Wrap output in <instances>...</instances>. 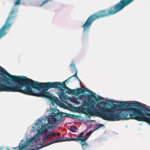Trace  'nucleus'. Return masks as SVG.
Here are the masks:
<instances>
[{
    "label": "nucleus",
    "mask_w": 150,
    "mask_h": 150,
    "mask_svg": "<svg viewBox=\"0 0 150 150\" xmlns=\"http://www.w3.org/2000/svg\"><path fill=\"white\" fill-rule=\"evenodd\" d=\"M98 98L100 100H105L110 103H120L115 105L113 104L110 108L105 107L106 101H101L95 105V101L89 95L84 97L82 103L83 106H87L88 113L90 115L100 117L108 121H118L132 119L138 120H146L143 116L142 111L133 108L135 106L140 108V103L136 101H121L112 100L105 99L100 96Z\"/></svg>",
    "instance_id": "nucleus-1"
},
{
    "label": "nucleus",
    "mask_w": 150,
    "mask_h": 150,
    "mask_svg": "<svg viewBox=\"0 0 150 150\" xmlns=\"http://www.w3.org/2000/svg\"><path fill=\"white\" fill-rule=\"evenodd\" d=\"M48 116L39 118L34 125L29 127V137H33L26 141L23 139L16 150H37L43 147L41 145L43 141L46 142L55 137L53 132H48V130L55 126L57 121L66 115V113L59 112L57 109H51Z\"/></svg>",
    "instance_id": "nucleus-2"
},
{
    "label": "nucleus",
    "mask_w": 150,
    "mask_h": 150,
    "mask_svg": "<svg viewBox=\"0 0 150 150\" xmlns=\"http://www.w3.org/2000/svg\"><path fill=\"white\" fill-rule=\"evenodd\" d=\"M77 74V71H76V73L75 74L70 77L68 79L66 80L65 81L61 83V85L62 86H61V90L64 91V93L62 95V99L59 96L60 99L63 102L67 104H68L67 103L68 101L67 100H69L71 102L73 103L74 104H76V105H78L80 104L81 102V101L84 100V98L82 95H80L79 96H78L77 97H72L71 98H69L68 96L67 95L65 92H64V89L66 90V92L68 94H72L74 92V90L71 89L67 87L65 84V82L68 81H69L70 78L72 77L73 76L75 77V79L76 80L78 79L80 82L81 83L78 77L76 76Z\"/></svg>",
    "instance_id": "nucleus-3"
},
{
    "label": "nucleus",
    "mask_w": 150,
    "mask_h": 150,
    "mask_svg": "<svg viewBox=\"0 0 150 150\" xmlns=\"http://www.w3.org/2000/svg\"><path fill=\"white\" fill-rule=\"evenodd\" d=\"M93 132V131H89L87 133L86 135L84 136H83L84 133L83 132H82L79 134L77 137L75 138H67L64 139L63 140L61 138L56 139L51 142H48L47 144L44 145L43 146V147L50 145L54 143L62 142H69L73 141H84L87 139V138Z\"/></svg>",
    "instance_id": "nucleus-4"
},
{
    "label": "nucleus",
    "mask_w": 150,
    "mask_h": 150,
    "mask_svg": "<svg viewBox=\"0 0 150 150\" xmlns=\"http://www.w3.org/2000/svg\"><path fill=\"white\" fill-rule=\"evenodd\" d=\"M14 12V11L11 10V11L10 12V15L7 19L5 24L0 29V38L6 34V33L4 31L6 29H8L9 27L11 26V24L8 23L11 18V15L13 14Z\"/></svg>",
    "instance_id": "nucleus-5"
},
{
    "label": "nucleus",
    "mask_w": 150,
    "mask_h": 150,
    "mask_svg": "<svg viewBox=\"0 0 150 150\" xmlns=\"http://www.w3.org/2000/svg\"><path fill=\"white\" fill-rule=\"evenodd\" d=\"M85 140L84 141H83V142H84L85 141ZM82 141H81V145L82 146V147L83 149H84L85 148H86L88 146V144L86 143L85 142H82Z\"/></svg>",
    "instance_id": "nucleus-6"
},
{
    "label": "nucleus",
    "mask_w": 150,
    "mask_h": 150,
    "mask_svg": "<svg viewBox=\"0 0 150 150\" xmlns=\"http://www.w3.org/2000/svg\"><path fill=\"white\" fill-rule=\"evenodd\" d=\"M70 130L72 132H75V130L77 129V127L75 126H72L70 128Z\"/></svg>",
    "instance_id": "nucleus-7"
},
{
    "label": "nucleus",
    "mask_w": 150,
    "mask_h": 150,
    "mask_svg": "<svg viewBox=\"0 0 150 150\" xmlns=\"http://www.w3.org/2000/svg\"><path fill=\"white\" fill-rule=\"evenodd\" d=\"M80 90H81V91H89L87 89V88H85L84 87H83L82 88H79Z\"/></svg>",
    "instance_id": "nucleus-8"
},
{
    "label": "nucleus",
    "mask_w": 150,
    "mask_h": 150,
    "mask_svg": "<svg viewBox=\"0 0 150 150\" xmlns=\"http://www.w3.org/2000/svg\"><path fill=\"white\" fill-rule=\"evenodd\" d=\"M70 67L71 68V69L72 70H73L75 69L76 70V68L75 67V65L74 63H72L70 66Z\"/></svg>",
    "instance_id": "nucleus-9"
},
{
    "label": "nucleus",
    "mask_w": 150,
    "mask_h": 150,
    "mask_svg": "<svg viewBox=\"0 0 150 150\" xmlns=\"http://www.w3.org/2000/svg\"><path fill=\"white\" fill-rule=\"evenodd\" d=\"M21 1V0H16V2L14 3L15 6L20 4Z\"/></svg>",
    "instance_id": "nucleus-10"
},
{
    "label": "nucleus",
    "mask_w": 150,
    "mask_h": 150,
    "mask_svg": "<svg viewBox=\"0 0 150 150\" xmlns=\"http://www.w3.org/2000/svg\"><path fill=\"white\" fill-rule=\"evenodd\" d=\"M90 92L91 93L92 95L94 98H96V97L95 96L96 93L92 92L91 91H90Z\"/></svg>",
    "instance_id": "nucleus-11"
},
{
    "label": "nucleus",
    "mask_w": 150,
    "mask_h": 150,
    "mask_svg": "<svg viewBox=\"0 0 150 150\" xmlns=\"http://www.w3.org/2000/svg\"><path fill=\"white\" fill-rule=\"evenodd\" d=\"M57 98H53V100H54L55 101V103H57Z\"/></svg>",
    "instance_id": "nucleus-12"
},
{
    "label": "nucleus",
    "mask_w": 150,
    "mask_h": 150,
    "mask_svg": "<svg viewBox=\"0 0 150 150\" xmlns=\"http://www.w3.org/2000/svg\"><path fill=\"white\" fill-rule=\"evenodd\" d=\"M49 0H45V1H44L43 3H42V4L40 5V6H42V4H44L45 3H46V2H47V1H49Z\"/></svg>",
    "instance_id": "nucleus-13"
},
{
    "label": "nucleus",
    "mask_w": 150,
    "mask_h": 150,
    "mask_svg": "<svg viewBox=\"0 0 150 150\" xmlns=\"http://www.w3.org/2000/svg\"><path fill=\"white\" fill-rule=\"evenodd\" d=\"M57 134L58 135H59L60 134V133H58Z\"/></svg>",
    "instance_id": "nucleus-14"
},
{
    "label": "nucleus",
    "mask_w": 150,
    "mask_h": 150,
    "mask_svg": "<svg viewBox=\"0 0 150 150\" xmlns=\"http://www.w3.org/2000/svg\"><path fill=\"white\" fill-rule=\"evenodd\" d=\"M7 150H9V149L8 148H7Z\"/></svg>",
    "instance_id": "nucleus-15"
},
{
    "label": "nucleus",
    "mask_w": 150,
    "mask_h": 150,
    "mask_svg": "<svg viewBox=\"0 0 150 150\" xmlns=\"http://www.w3.org/2000/svg\"><path fill=\"white\" fill-rule=\"evenodd\" d=\"M52 104L53 105V102H52Z\"/></svg>",
    "instance_id": "nucleus-16"
},
{
    "label": "nucleus",
    "mask_w": 150,
    "mask_h": 150,
    "mask_svg": "<svg viewBox=\"0 0 150 150\" xmlns=\"http://www.w3.org/2000/svg\"><path fill=\"white\" fill-rule=\"evenodd\" d=\"M16 149V148H14V149Z\"/></svg>",
    "instance_id": "nucleus-17"
},
{
    "label": "nucleus",
    "mask_w": 150,
    "mask_h": 150,
    "mask_svg": "<svg viewBox=\"0 0 150 150\" xmlns=\"http://www.w3.org/2000/svg\"><path fill=\"white\" fill-rule=\"evenodd\" d=\"M102 126H104V125H102Z\"/></svg>",
    "instance_id": "nucleus-18"
},
{
    "label": "nucleus",
    "mask_w": 150,
    "mask_h": 150,
    "mask_svg": "<svg viewBox=\"0 0 150 150\" xmlns=\"http://www.w3.org/2000/svg\"><path fill=\"white\" fill-rule=\"evenodd\" d=\"M1 148H0V150H1Z\"/></svg>",
    "instance_id": "nucleus-19"
}]
</instances>
